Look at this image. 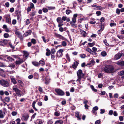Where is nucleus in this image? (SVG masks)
Masks as SVG:
<instances>
[{"label":"nucleus","mask_w":124,"mask_h":124,"mask_svg":"<svg viewBox=\"0 0 124 124\" xmlns=\"http://www.w3.org/2000/svg\"><path fill=\"white\" fill-rule=\"evenodd\" d=\"M104 71L106 73H111L115 71L114 67L112 65H106L103 68Z\"/></svg>","instance_id":"f257e3e1"},{"label":"nucleus","mask_w":124,"mask_h":124,"mask_svg":"<svg viewBox=\"0 0 124 124\" xmlns=\"http://www.w3.org/2000/svg\"><path fill=\"white\" fill-rule=\"evenodd\" d=\"M77 75L78 78V80H80L82 78H83L84 74L82 73V71L81 69L78 70V71L77 72Z\"/></svg>","instance_id":"f03ea898"},{"label":"nucleus","mask_w":124,"mask_h":124,"mask_svg":"<svg viewBox=\"0 0 124 124\" xmlns=\"http://www.w3.org/2000/svg\"><path fill=\"white\" fill-rule=\"evenodd\" d=\"M123 54L122 52H119L115 55L114 59L115 60H118L121 57Z\"/></svg>","instance_id":"7ed1b4c3"},{"label":"nucleus","mask_w":124,"mask_h":124,"mask_svg":"<svg viewBox=\"0 0 124 124\" xmlns=\"http://www.w3.org/2000/svg\"><path fill=\"white\" fill-rule=\"evenodd\" d=\"M64 51L63 49H60L59 50L57 53V55L56 57H61L63 55V54L62 53Z\"/></svg>","instance_id":"20e7f679"},{"label":"nucleus","mask_w":124,"mask_h":124,"mask_svg":"<svg viewBox=\"0 0 124 124\" xmlns=\"http://www.w3.org/2000/svg\"><path fill=\"white\" fill-rule=\"evenodd\" d=\"M55 90L59 95L63 96L64 95L65 93L64 92L60 89H55Z\"/></svg>","instance_id":"39448f33"},{"label":"nucleus","mask_w":124,"mask_h":124,"mask_svg":"<svg viewBox=\"0 0 124 124\" xmlns=\"http://www.w3.org/2000/svg\"><path fill=\"white\" fill-rule=\"evenodd\" d=\"M13 90L14 91L16 92V94L18 96H21V95L20 93L21 91L20 90L17 88L15 87L13 88Z\"/></svg>","instance_id":"423d86ee"},{"label":"nucleus","mask_w":124,"mask_h":124,"mask_svg":"<svg viewBox=\"0 0 124 124\" xmlns=\"http://www.w3.org/2000/svg\"><path fill=\"white\" fill-rule=\"evenodd\" d=\"M29 117V116L28 114L23 115L21 118L22 121H27Z\"/></svg>","instance_id":"0eeeda50"},{"label":"nucleus","mask_w":124,"mask_h":124,"mask_svg":"<svg viewBox=\"0 0 124 124\" xmlns=\"http://www.w3.org/2000/svg\"><path fill=\"white\" fill-rule=\"evenodd\" d=\"M6 22L9 24H10L11 23V19L9 15H7L5 16Z\"/></svg>","instance_id":"6e6552de"},{"label":"nucleus","mask_w":124,"mask_h":124,"mask_svg":"<svg viewBox=\"0 0 124 124\" xmlns=\"http://www.w3.org/2000/svg\"><path fill=\"white\" fill-rule=\"evenodd\" d=\"M0 83L2 85H8V82L4 80H1L0 81Z\"/></svg>","instance_id":"1a4fd4ad"},{"label":"nucleus","mask_w":124,"mask_h":124,"mask_svg":"<svg viewBox=\"0 0 124 124\" xmlns=\"http://www.w3.org/2000/svg\"><path fill=\"white\" fill-rule=\"evenodd\" d=\"M116 64L121 66H124V61H123L119 60L116 62Z\"/></svg>","instance_id":"9d476101"},{"label":"nucleus","mask_w":124,"mask_h":124,"mask_svg":"<svg viewBox=\"0 0 124 124\" xmlns=\"http://www.w3.org/2000/svg\"><path fill=\"white\" fill-rule=\"evenodd\" d=\"M7 41L6 40H3L0 41V45L1 46H4L7 44Z\"/></svg>","instance_id":"9b49d317"},{"label":"nucleus","mask_w":124,"mask_h":124,"mask_svg":"<svg viewBox=\"0 0 124 124\" xmlns=\"http://www.w3.org/2000/svg\"><path fill=\"white\" fill-rule=\"evenodd\" d=\"M78 64L79 63L75 61L72 65V68L74 69H75L78 66Z\"/></svg>","instance_id":"f8f14e48"},{"label":"nucleus","mask_w":124,"mask_h":124,"mask_svg":"<svg viewBox=\"0 0 124 124\" xmlns=\"http://www.w3.org/2000/svg\"><path fill=\"white\" fill-rule=\"evenodd\" d=\"M45 83L46 84H48L50 81L51 79L49 77H47L45 78Z\"/></svg>","instance_id":"ddd939ff"},{"label":"nucleus","mask_w":124,"mask_h":124,"mask_svg":"<svg viewBox=\"0 0 124 124\" xmlns=\"http://www.w3.org/2000/svg\"><path fill=\"white\" fill-rule=\"evenodd\" d=\"M24 61L23 59H21L20 60L16 61L15 63L16 64H20L22 63Z\"/></svg>","instance_id":"4468645a"},{"label":"nucleus","mask_w":124,"mask_h":124,"mask_svg":"<svg viewBox=\"0 0 124 124\" xmlns=\"http://www.w3.org/2000/svg\"><path fill=\"white\" fill-rule=\"evenodd\" d=\"M5 114V113L4 112L2 111L1 110H0V118H3Z\"/></svg>","instance_id":"2eb2a0df"},{"label":"nucleus","mask_w":124,"mask_h":124,"mask_svg":"<svg viewBox=\"0 0 124 124\" xmlns=\"http://www.w3.org/2000/svg\"><path fill=\"white\" fill-rule=\"evenodd\" d=\"M56 20L57 22L59 23H62L63 22V21L61 17H58L57 18Z\"/></svg>","instance_id":"dca6fc26"},{"label":"nucleus","mask_w":124,"mask_h":124,"mask_svg":"<svg viewBox=\"0 0 124 124\" xmlns=\"http://www.w3.org/2000/svg\"><path fill=\"white\" fill-rule=\"evenodd\" d=\"M63 121L61 120H59L56 121L54 124H62Z\"/></svg>","instance_id":"f3484780"},{"label":"nucleus","mask_w":124,"mask_h":124,"mask_svg":"<svg viewBox=\"0 0 124 124\" xmlns=\"http://www.w3.org/2000/svg\"><path fill=\"white\" fill-rule=\"evenodd\" d=\"M36 103V101H33V103L32 104V107L36 111H37V109L35 107V105Z\"/></svg>","instance_id":"a211bd4d"},{"label":"nucleus","mask_w":124,"mask_h":124,"mask_svg":"<svg viewBox=\"0 0 124 124\" xmlns=\"http://www.w3.org/2000/svg\"><path fill=\"white\" fill-rule=\"evenodd\" d=\"M62 21H65L66 20L67 22H69L70 21V19L67 18L66 16H63L62 18Z\"/></svg>","instance_id":"6ab92c4d"},{"label":"nucleus","mask_w":124,"mask_h":124,"mask_svg":"<svg viewBox=\"0 0 124 124\" xmlns=\"http://www.w3.org/2000/svg\"><path fill=\"white\" fill-rule=\"evenodd\" d=\"M80 32L81 34L84 37H85L86 36V32L83 31V30H81Z\"/></svg>","instance_id":"aec40b11"},{"label":"nucleus","mask_w":124,"mask_h":124,"mask_svg":"<svg viewBox=\"0 0 124 124\" xmlns=\"http://www.w3.org/2000/svg\"><path fill=\"white\" fill-rule=\"evenodd\" d=\"M75 116L78 119H81V118L79 117V113L78 112H75Z\"/></svg>","instance_id":"412c9836"},{"label":"nucleus","mask_w":124,"mask_h":124,"mask_svg":"<svg viewBox=\"0 0 124 124\" xmlns=\"http://www.w3.org/2000/svg\"><path fill=\"white\" fill-rule=\"evenodd\" d=\"M11 80L14 84H16L17 83V82L15 78L13 77H12L11 78Z\"/></svg>","instance_id":"4be33fe9"},{"label":"nucleus","mask_w":124,"mask_h":124,"mask_svg":"<svg viewBox=\"0 0 124 124\" xmlns=\"http://www.w3.org/2000/svg\"><path fill=\"white\" fill-rule=\"evenodd\" d=\"M32 63L34 65L36 66H38L39 65V63L35 61L32 62Z\"/></svg>","instance_id":"5701e85b"},{"label":"nucleus","mask_w":124,"mask_h":124,"mask_svg":"<svg viewBox=\"0 0 124 124\" xmlns=\"http://www.w3.org/2000/svg\"><path fill=\"white\" fill-rule=\"evenodd\" d=\"M101 55L103 57H105L107 55V53L105 51H103L101 53Z\"/></svg>","instance_id":"b1692460"},{"label":"nucleus","mask_w":124,"mask_h":124,"mask_svg":"<svg viewBox=\"0 0 124 124\" xmlns=\"http://www.w3.org/2000/svg\"><path fill=\"white\" fill-rule=\"evenodd\" d=\"M58 37H59V38L62 40H66V38L64 37L63 36H61L60 35H58Z\"/></svg>","instance_id":"393cba45"},{"label":"nucleus","mask_w":124,"mask_h":124,"mask_svg":"<svg viewBox=\"0 0 124 124\" xmlns=\"http://www.w3.org/2000/svg\"><path fill=\"white\" fill-rule=\"evenodd\" d=\"M24 56L25 57H26L29 55V53L27 52L23 51Z\"/></svg>","instance_id":"a878e982"},{"label":"nucleus","mask_w":124,"mask_h":124,"mask_svg":"<svg viewBox=\"0 0 124 124\" xmlns=\"http://www.w3.org/2000/svg\"><path fill=\"white\" fill-rule=\"evenodd\" d=\"M95 62L93 60H92L90 62V63L89 65H93L95 64Z\"/></svg>","instance_id":"bb28decb"},{"label":"nucleus","mask_w":124,"mask_h":124,"mask_svg":"<svg viewBox=\"0 0 124 124\" xmlns=\"http://www.w3.org/2000/svg\"><path fill=\"white\" fill-rule=\"evenodd\" d=\"M92 7H93V8L95 10H97L98 6L97 5H95L94 4H93V5H91Z\"/></svg>","instance_id":"cd10ccee"},{"label":"nucleus","mask_w":124,"mask_h":124,"mask_svg":"<svg viewBox=\"0 0 124 124\" xmlns=\"http://www.w3.org/2000/svg\"><path fill=\"white\" fill-rule=\"evenodd\" d=\"M39 64H41V65L43 66L45 64V62L44 61L41 60L39 61Z\"/></svg>","instance_id":"c85d7f7f"},{"label":"nucleus","mask_w":124,"mask_h":124,"mask_svg":"<svg viewBox=\"0 0 124 124\" xmlns=\"http://www.w3.org/2000/svg\"><path fill=\"white\" fill-rule=\"evenodd\" d=\"M80 55L81 57L82 58H84L86 57V55L84 54H81Z\"/></svg>","instance_id":"c756f323"},{"label":"nucleus","mask_w":124,"mask_h":124,"mask_svg":"<svg viewBox=\"0 0 124 124\" xmlns=\"http://www.w3.org/2000/svg\"><path fill=\"white\" fill-rule=\"evenodd\" d=\"M88 45L90 46V47H92L95 44V42H93L92 43H88Z\"/></svg>","instance_id":"7c9ffc66"},{"label":"nucleus","mask_w":124,"mask_h":124,"mask_svg":"<svg viewBox=\"0 0 124 124\" xmlns=\"http://www.w3.org/2000/svg\"><path fill=\"white\" fill-rule=\"evenodd\" d=\"M61 44L63 46H66L67 45V43L65 41H63L61 42Z\"/></svg>","instance_id":"2f4dec72"},{"label":"nucleus","mask_w":124,"mask_h":124,"mask_svg":"<svg viewBox=\"0 0 124 124\" xmlns=\"http://www.w3.org/2000/svg\"><path fill=\"white\" fill-rule=\"evenodd\" d=\"M15 34L17 35L18 36L21 34L19 31L17 30L15 31Z\"/></svg>","instance_id":"473e14b6"},{"label":"nucleus","mask_w":124,"mask_h":124,"mask_svg":"<svg viewBox=\"0 0 124 124\" xmlns=\"http://www.w3.org/2000/svg\"><path fill=\"white\" fill-rule=\"evenodd\" d=\"M6 58L7 59H8L9 61H13L14 60V59L8 56H7L6 57Z\"/></svg>","instance_id":"72a5a7b5"},{"label":"nucleus","mask_w":124,"mask_h":124,"mask_svg":"<svg viewBox=\"0 0 124 124\" xmlns=\"http://www.w3.org/2000/svg\"><path fill=\"white\" fill-rule=\"evenodd\" d=\"M31 42L33 44H34L36 43V41L35 39H32L31 40Z\"/></svg>","instance_id":"f704fd0d"},{"label":"nucleus","mask_w":124,"mask_h":124,"mask_svg":"<svg viewBox=\"0 0 124 124\" xmlns=\"http://www.w3.org/2000/svg\"><path fill=\"white\" fill-rule=\"evenodd\" d=\"M104 9V8L100 6H98L97 10H102Z\"/></svg>","instance_id":"c9c22d12"},{"label":"nucleus","mask_w":124,"mask_h":124,"mask_svg":"<svg viewBox=\"0 0 124 124\" xmlns=\"http://www.w3.org/2000/svg\"><path fill=\"white\" fill-rule=\"evenodd\" d=\"M124 74V70H122L118 72V74L120 76H122Z\"/></svg>","instance_id":"e433bc0d"},{"label":"nucleus","mask_w":124,"mask_h":124,"mask_svg":"<svg viewBox=\"0 0 124 124\" xmlns=\"http://www.w3.org/2000/svg\"><path fill=\"white\" fill-rule=\"evenodd\" d=\"M86 50L87 51L89 52L90 53L92 52V51L90 48H86Z\"/></svg>","instance_id":"4c0bfd02"},{"label":"nucleus","mask_w":124,"mask_h":124,"mask_svg":"<svg viewBox=\"0 0 124 124\" xmlns=\"http://www.w3.org/2000/svg\"><path fill=\"white\" fill-rule=\"evenodd\" d=\"M8 67H12L13 68H15V65L13 64H10L9 66Z\"/></svg>","instance_id":"58836bf2"},{"label":"nucleus","mask_w":124,"mask_h":124,"mask_svg":"<svg viewBox=\"0 0 124 124\" xmlns=\"http://www.w3.org/2000/svg\"><path fill=\"white\" fill-rule=\"evenodd\" d=\"M10 98L9 97H6L5 98V100L7 102H9L10 101Z\"/></svg>","instance_id":"ea45409f"},{"label":"nucleus","mask_w":124,"mask_h":124,"mask_svg":"<svg viewBox=\"0 0 124 124\" xmlns=\"http://www.w3.org/2000/svg\"><path fill=\"white\" fill-rule=\"evenodd\" d=\"M91 88L92 90L94 92H96L97 91V90L95 89L94 88L93 86H91Z\"/></svg>","instance_id":"a19ab883"},{"label":"nucleus","mask_w":124,"mask_h":124,"mask_svg":"<svg viewBox=\"0 0 124 124\" xmlns=\"http://www.w3.org/2000/svg\"><path fill=\"white\" fill-rule=\"evenodd\" d=\"M71 12V11L69 9L67 10L66 11V13L67 14H69Z\"/></svg>","instance_id":"79ce46f5"},{"label":"nucleus","mask_w":124,"mask_h":124,"mask_svg":"<svg viewBox=\"0 0 124 124\" xmlns=\"http://www.w3.org/2000/svg\"><path fill=\"white\" fill-rule=\"evenodd\" d=\"M9 36V34L7 33H5L4 35V37L6 38H8Z\"/></svg>","instance_id":"37998d69"},{"label":"nucleus","mask_w":124,"mask_h":124,"mask_svg":"<svg viewBox=\"0 0 124 124\" xmlns=\"http://www.w3.org/2000/svg\"><path fill=\"white\" fill-rule=\"evenodd\" d=\"M11 114L13 116H16L17 114V112L16 111H13L11 113Z\"/></svg>","instance_id":"c03bdc74"},{"label":"nucleus","mask_w":124,"mask_h":124,"mask_svg":"<svg viewBox=\"0 0 124 124\" xmlns=\"http://www.w3.org/2000/svg\"><path fill=\"white\" fill-rule=\"evenodd\" d=\"M16 23V21L15 19H13L12 21V24L13 25L15 24Z\"/></svg>","instance_id":"a18cd8bd"},{"label":"nucleus","mask_w":124,"mask_h":124,"mask_svg":"<svg viewBox=\"0 0 124 124\" xmlns=\"http://www.w3.org/2000/svg\"><path fill=\"white\" fill-rule=\"evenodd\" d=\"M103 30V29H102V27H101V28L98 31V33L99 34H100Z\"/></svg>","instance_id":"49530a36"},{"label":"nucleus","mask_w":124,"mask_h":124,"mask_svg":"<svg viewBox=\"0 0 124 124\" xmlns=\"http://www.w3.org/2000/svg\"><path fill=\"white\" fill-rule=\"evenodd\" d=\"M48 9L50 10L51 9H55V7H48Z\"/></svg>","instance_id":"de8ad7c7"},{"label":"nucleus","mask_w":124,"mask_h":124,"mask_svg":"<svg viewBox=\"0 0 124 124\" xmlns=\"http://www.w3.org/2000/svg\"><path fill=\"white\" fill-rule=\"evenodd\" d=\"M42 10L45 13L47 12L48 11V10L47 9L44 8Z\"/></svg>","instance_id":"09e8293b"},{"label":"nucleus","mask_w":124,"mask_h":124,"mask_svg":"<svg viewBox=\"0 0 124 124\" xmlns=\"http://www.w3.org/2000/svg\"><path fill=\"white\" fill-rule=\"evenodd\" d=\"M116 13L119 14L120 13V9L118 8L116 9Z\"/></svg>","instance_id":"8fccbe9b"},{"label":"nucleus","mask_w":124,"mask_h":124,"mask_svg":"<svg viewBox=\"0 0 124 124\" xmlns=\"http://www.w3.org/2000/svg\"><path fill=\"white\" fill-rule=\"evenodd\" d=\"M55 115L57 116H59L60 115V113H59L57 112H56L54 113Z\"/></svg>","instance_id":"3c124183"},{"label":"nucleus","mask_w":124,"mask_h":124,"mask_svg":"<svg viewBox=\"0 0 124 124\" xmlns=\"http://www.w3.org/2000/svg\"><path fill=\"white\" fill-rule=\"evenodd\" d=\"M44 99L45 101H47L48 100V98L47 96L45 95L44 97Z\"/></svg>","instance_id":"603ef678"},{"label":"nucleus","mask_w":124,"mask_h":124,"mask_svg":"<svg viewBox=\"0 0 124 124\" xmlns=\"http://www.w3.org/2000/svg\"><path fill=\"white\" fill-rule=\"evenodd\" d=\"M53 123L52 120H49L47 122V124H52Z\"/></svg>","instance_id":"864d4df0"},{"label":"nucleus","mask_w":124,"mask_h":124,"mask_svg":"<svg viewBox=\"0 0 124 124\" xmlns=\"http://www.w3.org/2000/svg\"><path fill=\"white\" fill-rule=\"evenodd\" d=\"M96 14L98 16H99L101 15V12L100 11H98L96 12Z\"/></svg>","instance_id":"5fc2aeb1"},{"label":"nucleus","mask_w":124,"mask_h":124,"mask_svg":"<svg viewBox=\"0 0 124 124\" xmlns=\"http://www.w3.org/2000/svg\"><path fill=\"white\" fill-rule=\"evenodd\" d=\"M113 115L114 116H118V113L117 112L115 111L113 113Z\"/></svg>","instance_id":"6e6d98bb"},{"label":"nucleus","mask_w":124,"mask_h":124,"mask_svg":"<svg viewBox=\"0 0 124 124\" xmlns=\"http://www.w3.org/2000/svg\"><path fill=\"white\" fill-rule=\"evenodd\" d=\"M110 25L111 27L116 26V23H112L110 24Z\"/></svg>","instance_id":"4d7b16f0"},{"label":"nucleus","mask_w":124,"mask_h":124,"mask_svg":"<svg viewBox=\"0 0 124 124\" xmlns=\"http://www.w3.org/2000/svg\"><path fill=\"white\" fill-rule=\"evenodd\" d=\"M32 32V31L31 30H29L27 32V33L28 35H30L31 34Z\"/></svg>","instance_id":"13d9d810"},{"label":"nucleus","mask_w":124,"mask_h":124,"mask_svg":"<svg viewBox=\"0 0 124 124\" xmlns=\"http://www.w3.org/2000/svg\"><path fill=\"white\" fill-rule=\"evenodd\" d=\"M37 121L38 122V124H41L43 123V122L42 121H40L39 119L37 120Z\"/></svg>","instance_id":"bf43d9fd"},{"label":"nucleus","mask_w":124,"mask_h":124,"mask_svg":"<svg viewBox=\"0 0 124 124\" xmlns=\"http://www.w3.org/2000/svg\"><path fill=\"white\" fill-rule=\"evenodd\" d=\"M101 112L100 113L101 114H103L105 112V110L104 109H101L100 110Z\"/></svg>","instance_id":"052dcab7"},{"label":"nucleus","mask_w":124,"mask_h":124,"mask_svg":"<svg viewBox=\"0 0 124 124\" xmlns=\"http://www.w3.org/2000/svg\"><path fill=\"white\" fill-rule=\"evenodd\" d=\"M119 120L120 121H123V117L122 116H120L119 117Z\"/></svg>","instance_id":"680f3d73"},{"label":"nucleus","mask_w":124,"mask_h":124,"mask_svg":"<svg viewBox=\"0 0 124 124\" xmlns=\"http://www.w3.org/2000/svg\"><path fill=\"white\" fill-rule=\"evenodd\" d=\"M51 52L52 54H54L55 52V49L54 48H53L51 50Z\"/></svg>","instance_id":"e2e57ef3"},{"label":"nucleus","mask_w":124,"mask_h":124,"mask_svg":"<svg viewBox=\"0 0 124 124\" xmlns=\"http://www.w3.org/2000/svg\"><path fill=\"white\" fill-rule=\"evenodd\" d=\"M113 113V111L112 110H110L109 111V115H112Z\"/></svg>","instance_id":"0e129e2a"},{"label":"nucleus","mask_w":124,"mask_h":124,"mask_svg":"<svg viewBox=\"0 0 124 124\" xmlns=\"http://www.w3.org/2000/svg\"><path fill=\"white\" fill-rule=\"evenodd\" d=\"M105 21V19L103 17H101L100 19V22L101 23Z\"/></svg>","instance_id":"69168bd1"},{"label":"nucleus","mask_w":124,"mask_h":124,"mask_svg":"<svg viewBox=\"0 0 124 124\" xmlns=\"http://www.w3.org/2000/svg\"><path fill=\"white\" fill-rule=\"evenodd\" d=\"M59 31L61 32H62L63 31V28L62 27H60L59 28Z\"/></svg>","instance_id":"338daca9"},{"label":"nucleus","mask_w":124,"mask_h":124,"mask_svg":"<svg viewBox=\"0 0 124 124\" xmlns=\"http://www.w3.org/2000/svg\"><path fill=\"white\" fill-rule=\"evenodd\" d=\"M18 37L21 40H23V37L22 35L21 34L20 35L18 36Z\"/></svg>","instance_id":"774afa93"}]
</instances>
